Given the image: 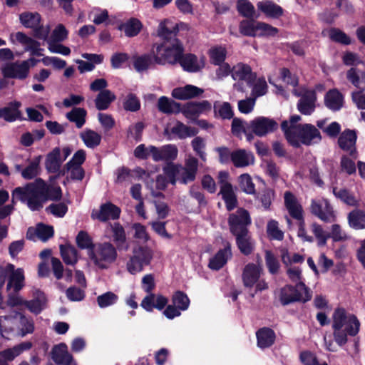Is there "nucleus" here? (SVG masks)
Listing matches in <instances>:
<instances>
[{
    "instance_id": "nucleus-1",
    "label": "nucleus",
    "mask_w": 365,
    "mask_h": 365,
    "mask_svg": "<svg viewBox=\"0 0 365 365\" xmlns=\"http://www.w3.org/2000/svg\"><path fill=\"white\" fill-rule=\"evenodd\" d=\"M61 197V189L58 186L47 185L38 178L34 182L23 187H17L12 192V202L18 200L27 205L33 211L43 207V204L48 200H58Z\"/></svg>"
},
{
    "instance_id": "nucleus-2",
    "label": "nucleus",
    "mask_w": 365,
    "mask_h": 365,
    "mask_svg": "<svg viewBox=\"0 0 365 365\" xmlns=\"http://www.w3.org/2000/svg\"><path fill=\"white\" fill-rule=\"evenodd\" d=\"M331 327L334 339L339 346L344 345L348 341V336H356L360 328L357 317L344 308H337L332 314Z\"/></svg>"
},
{
    "instance_id": "nucleus-3",
    "label": "nucleus",
    "mask_w": 365,
    "mask_h": 365,
    "mask_svg": "<svg viewBox=\"0 0 365 365\" xmlns=\"http://www.w3.org/2000/svg\"><path fill=\"white\" fill-rule=\"evenodd\" d=\"M251 223L249 213L244 209H239L229 217L231 232L236 236L238 248L245 255H250L254 244L247 234V226Z\"/></svg>"
},
{
    "instance_id": "nucleus-4",
    "label": "nucleus",
    "mask_w": 365,
    "mask_h": 365,
    "mask_svg": "<svg viewBox=\"0 0 365 365\" xmlns=\"http://www.w3.org/2000/svg\"><path fill=\"white\" fill-rule=\"evenodd\" d=\"M198 170V160L188 155L184 165L179 163H168L163 167V171L169 178L170 183L175 185L177 181L187 184L195 180Z\"/></svg>"
},
{
    "instance_id": "nucleus-5",
    "label": "nucleus",
    "mask_w": 365,
    "mask_h": 365,
    "mask_svg": "<svg viewBox=\"0 0 365 365\" xmlns=\"http://www.w3.org/2000/svg\"><path fill=\"white\" fill-rule=\"evenodd\" d=\"M91 263L98 269H108L117 259L116 248L108 242L95 245L88 252Z\"/></svg>"
},
{
    "instance_id": "nucleus-6",
    "label": "nucleus",
    "mask_w": 365,
    "mask_h": 365,
    "mask_svg": "<svg viewBox=\"0 0 365 365\" xmlns=\"http://www.w3.org/2000/svg\"><path fill=\"white\" fill-rule=\"evenodd\" d=\"M183 51V47L178 39L164 41L157 46L154 52L155 61L158 64H175L179 62Z\"/></svg>"
},
{
    "instance_id": "nucleus-7",
    "label": "nucleus",
    "mask_w": 365,
    "mask_h": 365,
    "mask_svg": "<svg viewBox=\"0 0 365 365\" xmlns=\"http://www.w3.org/2000/svg\"><path fill=\"white\" fill-rule=\"evenodd\" d=\"M153 257V250L147 246L133 248L132 256L126 264L127 270L132 274L140 272L145 266L150 264Z\"/></svg>"
},
{
    "instance_id": "nucleus-8",
    "label": "nucleus",
    "mask_w": 365,
    "mask_h": 365,
    "mask_svg": "<svg viewBox=\"0 0 365 365\" xmlns=\"http://www.w3.org/2000/svg\"><path fill=\"white\" fill-rule=\"evenodd\" d=\"M312 298L311 290L303 282L296 284V287L287 285L280 290L279 299L284 304H288L294 302H306Z\"/></svg>"
},
{
    "instance_id": "nucleus-9",
    "label": "nucleus",
    "mask_w": 365,
    "mask_h": 365,
    "mask_svg": "<svg viewBox=\"0 0 365 365\" xmlns=\"http://www.w3.org/2000/svg\"><path fill=\"white\" fill-rule=\"evenodd\" d=\"M262 274V268L259 264L253 263L247 264L242 272V282L245 287H255L256 292L268 289V284L260 277Z\"/></svg>"
},
{
    "instance_id": "nucleus-10",
    "label": "nucleus",
    "mask_w": 365,
    "mask_h": 365,
    "mask_svg": "<svg viewBox=\"0 0 365 365\" xmlns=\"http://www.w3.org/2000/svg\"><path fill=\"white\" fill-rule=\"evenodd\" d=\"M310 210L313 215L324 222L331 223L336 220L335 211L325 198L312 200Z\"/></svg>"
},
{
    "instance_id": "nucleus-11",
    "label": "nucleus",
    "mask_w": 365,
    "mask_h": 365,
    "mask_svg": "<svg viewBox=\"0 0 365 365\" xmlns=\"http://www.w3.org/2000/svg\"><path fill=\"white\" fill-rule=\"evenodd\" d=\"M229 173L227 171L218 173L217 179L220 187V194L222 195L228 210H233L237 205V198L232 185L229 181Z\"/></svg>"
},
{
    "instance_id": "nucleus-12",
    "label": "nucleus",
    "mask_w": 365,
    "mask_h": 365,
    "mask_svg": "<svg viewBox=\"0 0 365 365\" xmlns=\"http://www.w3.org/2000/svg\"><path fill=\"white\" fill-rule=\"evenodd\" d=\"M151 158L154 162H165L173 163L178 155V149L174 144H167L160 147L152 146L150 148Z\"/></svg>"
},
{
    "instance_id": "nucleus-13",
    "label": "nucleus",
    "mask_w": 365,
    "mask_h": 365,
    "mask_svg": "<svg viewBox=\"0 0 365 365\" xmlns=\"http://www.w3.org/2000/svg\"><path fill=\"white\" fill-rule=\"evenodd\" d=\"M86 160V152L83 150H78L66 165V170L68 175L73 180H82L85 172L81 165Z\"/></svg>"
},
{
    "instance_id": "nucleus-14",
    "label": "nucleus",
    "mask_w": 365,
    "mask_h": 365,
    "mask_svg": "<svg viewBox=\"0 0 365 365\" xmlns=\"http://www.w3.org/2000/svg\"><path fill=\"white\" fill-rule=\"evenodd\" d=\"M9 39L14 44H21L24 47V50L30 52L31 55L42 56L40 43L26 34L21 31L12 33L10 34Z\"/></svg>"
},
{
    "instance_id": "nucleus-15",
    "label": "nucleus",
    "mask_w": 365,
    "mask_h": 365,
    "mask_svg": "<svg viewBox=\"0 0 365 365\" xmlns=\"http://www.w3.org/2000/svg\"><path fill=\"white\" fill-rule=\"evenodd\" d=\"M292 130L297 131L299 143L309 145L319 143L322 139L319 130L311 124H304L302 127L292 126Z\"/></svg>"
},
{
    "instance_id": "nucleus-16",
    "label": "nucleus",
    "mask_w": 365,
    "mask_h": 365,
    "mask_svg": "<svg viewBox=\"0 0 365 365\" xmlns=\"http://www.w3.org/2000/svg\"><path fill=\"white\" fill-rule=\"evenodd\" d=\"M278 124L273 119L266 117H257L250 121V128L258 136H264L277 128Z\"/></svg>"
},
{
    "instance_id": "nucleus-17",
    "label": "nucleus",
    "mask_w": 365,
    "mask_h": 365,
    "mask_svg": "<svg viewBox=\"0 0 365 365\" xmlns=\"http://www.w3.org/2000/svg\"><path fill=\"white\" fill-rule=\"evenodd\" d=\"M212 105L208 101L187 103L180 112L188 119L195 120L200 114L210 111Z\"/></svg>"
},
{
    "instance_id": "nucleus-18",
    "label": "nucleus",
    "mask_w": 365,
    "mask_h": 365,
    "mask_svg": "<svg viewBox=\"0 0 365 365\" xmlns=\"http://www.w3.org/2000/svg\"><path fill=\"white\" fill-rule=\"evenodd\" d=\"M2 73L6 78L25 79L28 77L29 71L26 62L9 63L2 68Z\"/></svg>"
},
{
    "instance_id": "nucleus-19",
    "label": "nucleus",
    "mask_w": 365,
    "mask_h": 365,
    "mask_svg": "<svg viewBox=\"0 0 365 365\" xmlns=\"http://www.w3.org/2000/svg\"><path fill=\"white\" fill-rule=\"evenodd\" d=\"M106 233H111V237L119 250H128L129 245L126 242V235L124 228L118 222L109 223L106 230Z\"/></svg>"
},
{
    "instance_id": "nucleus-20",
    "label": "nucleus",
    "mask_w": 365,
    "mask_h": 365,
    "mask_svg": "<svg viewBox=\"0 0 365 365\" xmlns=\"http://www.w3.org/2000/svg\"><path fill=\"white\" fill-rule=\"evenodd\" d=\"M120 210L119 207L110 202H108L102 205L99 210H93L91 217L93 219L105 222L108 220L118 219L120 216Z\"/></svg>"
},
{
    "instance_id": "nucleus-21",
    "label": "nucleus",
    "mask_w": 365,
    "mask_h": 365,
    "mask_svg": "<svg viewBox=\"0 0 365 365\" xmlns=\"http://www.w3.org/2000/svg\"><path fill=\"white\" fill-rule=\"evenodd\" d=\"M179 63L185 71L197 72L205 67V58L203 56L197 57L194 54L188 53L182 55Z\"/></svg>"
},
{
    "instance_id": "nucleus-22",
    "label": "nucleus",
    "mask_w": 365,
    "mask_h": 365,
    "mask_svg": "<svg viewBox=\"0 0 365 365\" xmlns=\"http://www.w3.org/2000/svg\"><path fill=\"white\" fill-rule=\"evenodd\" d=\"M356 134L354 130H346L341 133L338 139L339 147L349 154L355 159L356 158Z\"/></svg>"
},
{
    "instance_id": "nucleus-23",
    "label": "nucleus",
    "mask_w": 365,
    "mask_h": 365,
    "mask_svg": "<svg viewBox=\"0 0 365 365\" xmlns=\"http://www.w3.org/2000/svg\"><path fill=\"white\" fill-rule=\"evenodd\" d=\"M168 302V299L162 294H149L145 296L140 306L147 312H153L154 309H163Z\"/></svg>"
},
{
    "instance_id": "nucleus-24",
    "label": "nucleus",
    "mask_w": 365,
    "mask_h": 365,
    "mask_svg": "<svg viewBox=\"0 0 365 365\" xmlns=\"http://www.w3.org/2000/svg\"><path fill=\"white\" fill-rule=\"evenodd\" d=\"M232 257L231 246L229 242L224 244V248L220 250L209 262V267L211 269L218 270L221 269Z\"/></svg>"
},
{
    "instance_id": "nucleus-25",
    "label": "nucleus",
    "mask_w": 365,
    "mask_h": 365,
    "mask_svg": "<svg viewBox=\"0 0 365 365\" xmlns=\"http://www.w3.org/2000/svg\"><path fill=\"white\" fill-rule=\"evenodd\" d=\"M231 161L237 168H245L254 164L255 157L252 152L245 149H237L232 152Z\"/></svg>"
},
{
    "instance_id": "nucleus-26",
    "label": "nucleus",
    "mask_w": 365,
    "mask_h": 365,
    "mask_svg": "<svg viewBox=\"0 0 365 365\" xmlns=\"http://www.w3.org/2000/svg\"><path fill=\"white\" fill-rule=\"evenodd\" d=\"M53 235V229L51 226L38 224L36 227H29L26 237L31 240L38 239L46 242Z\"/></svg>"
},
{
    "instance_id": "nucleus-27",
    "label": "nucleus",
    "mask_w": 365,
    "mask_h": 365,
    "mask_svg": "<svg viewBox=\"0 0 365 365\" xmlns=\"http://www.w3.org/2000/svg\"><path fill=\"white\" fill-rule=\"evenodd\" d=\"M301 120L299 115H293L290 118V121H284L282 123V129L284 133L285 137L288 142L293 146H299V136L297 135V131L292 130V126L302 127V125H297V123Z\"/></svg>"
},
{
    "instance_id": "nucleus-28",
    "label": "nucleus",
    "mask_w": 365,
    "mask_h": 365,
    "mask_svg": "<svg viewBox=\"0 0 365 365\" xmlns=\"http://www.w3.org/2000/svg\"><path fill=\"white\" fill-rule=\"evenodd\" d=\"M284 204L289 215L297 220H302L303 217V209L297 201L296 197L290 192L284 193Z\"/></svg>"
},
{
    "instance_id": "nucleus-29",
    "label": "nucleus",
    "mask_w": 365,
    "mask_h": 365,
    "mask_svg": "<svg viewBox=\"0 0 365 365\" xmlns=\"http://www.w3.org/2000/svg\"><path fill=\"white\" fill-rule=\"evenodd\" d=\"M317 97L314 91H306L297 103L299 111L304 115H310L315 109Z\"/></svg>"
},
{
    "instance_id": "nucleus-30",
    "label": "nucleus",
    "mask_w": 365,
    "mask_h": 365,
    "mask_svg": "<svg viewBox=\"0 0 365 365\" xmlns=\"http://www.w3.org/2000/svg\"><path fill=\"white\" fill-rule=\"evenodd\" d=\"M178 31V24L170 19H165L160 22L157 33L158 36L164 41H171L176 38Z\"/></svg>"
},
{
    "instance_id": "nucleus-31",
    "label": "nucleus",
    "mask_w": 365,
    "mask_h": 365,
    "mask_svg": "<svg viewBox=\"0 0 365 365\" xmlns=\"http://www.w3.org/2000/svg\"><path fill=\"white\" fill-rule=\"evenodd\" d=\"M203 89L192 85L175 88L172 91V96L179 100H187L200 96Z\"/></svg>"
},
{
    "instance_id": "nucleus-32",
    "label": "nucleus",
    "mask_w": 365,
    "mask_h": 365,
    "mask_svg": "<svg viewBox=\"0 0 365 365\" xmlns=\"http://www.w3.org/2000/svg\"><path fill=\"white\" fill-rule=\"evenodd\" d=\"M232 77L235 81H245L247 84H250L255 76L249 66L240 63L232 68Z\"/></svg>"
},
{
    "instance_id": "nucleus-33",
    "label": "nucleus",
    "mask_w": 365,
    "mask_h": 365,
    "mask_svg": "<svg viewBox=\"0 0 365 365\" xmlns=\"http://www.w3.org/2000/svg\"><path fill=\"white\" fill-rule=\"evenodd\" d=\"M21 103L19 101L11 102L7 106L0 108V118L6 121L13 122L21 119V113L19 110Z\"/></svg>"
},
{
    "instance_id": "nucleus-34",
    "label": "nucleus",
    "mask_w": 365,
    "mask_h": 365,
    "mask_svg": "<svg viewBox=\"0 0 365 365\" xmlns=\"http://www.w3.org/2000/svg\"><path fill=\"white\" fill-rule=\"evenodd\" d=\"M32 344L29 341H24L11 348L6 349L0 351V357L5 361H13L24 351L31 348Z\"/></svg>"
},
{
    "instance_id": "nucleus-35",
    "label": "nucleus",
    "mask_w": 365,
    "mask_h": 365,
    "mask_svg": "<svg viewBox=\"0 0 365 365\" xmlns=\"http://www.w3.org/2000/svg\"><path fill=\"white\" fill-rule=\"evenodd\" d=\"M15 321L18 322L17 324H15V327L19 329L15 333V336H24L34 331V322L21 314H15Z\"/></svg>"
},
{
    "instance_id": "nucleus-36",
    "label": "nucleus",
    "mask_w": 365,
    "mask_h": 365,
    "mask_svg": "<svg viewBox=\"0 0 365 365\" xmlns=\"http://www.w3.org/2000/svg\"><path fill=\"white\" fill-rule=\"evenodd\" d=\"M257 6L265 16L278 19L283 15L282 8L269 0H265L257 3Z\"/></svg>"
},
{
    "instance_id": "nucleus-37",
    "label": "nucleus",
    "mask_w": 365,
    "mask_h": 365,
    "mask_svg": "<svg viewBox=\"0 0 365 365\" xmlns=\"http://www.w3.org/2000/svg\"><path fill=\"white\" fill-rule=\"evenodd\" d=\"M17 322L15 321V316L0 317V334L2 337L9 339L15 336V333L19 330L15 327Z\"/></svg>"
},
{
    "instance_id": "nucleus-38",
    "label": "nucleus",
    "mask_w": 365,
    "mask_h": 365,
    "mask_svg": "<svg viewBox=\"0 0 365 365\" xmlns=\"http://www.w3.org/2000/svg\"><path fill=\"white\" fill-rule=\"evenodd\" d=\"M168 182H170L169 178L163 173V175H158L156 177L155 181L153 180H147L146 185L150 190L153 196L163 197L160 191L164 190L167 187Z\"/></svg>"
},
{
    "instance_id": "nucleus-39",
    "label": "nucleus",
    "mask_w": 365,
    "mask_h": 365,
    "mask_svg": "<svg viewBox=\"0 0 365 365\" xmlns=\"http://www.w3.org/2000/svg\"><path fill=\"white\" fill-rule=\"evenodd\" d=\"M62 163L61 149L55 148L46 156V168L49 173H56L59 170Z\"/></svg>"
},
{
    "instance_id": "nucleus-40",
    "label": "nucleus",
    "mask_w": 365,
    "mask_h": 365,
    "mask_svg": "<svg viewBox=\"0 0 365 365\" xmlns=\"http://www.w3.org/2000/svg\"><path fill=\"white\" fill-rule=\"evenodd\" d=\"M24 286V273L21 268L16 269H14V271L11 272L9 282L6 286V289L9 291L13 289L14 292H19Z\"/></svg>"
},
{
    "instance_id": "nucleus-41",
    "label": "nucleus",
    "mask_w": 365,
    "mask_h": 365,
    "mask_svg": "<svg viewBox=\"0 0 365 365\" xmlns=\"http://www.w3.org/2000/svg\"><path fill=\"white\" fill-rule=\"evenodd\" d=\"M256 335L257 339V346L262 349L272 346L276 338L274 331L267 327H264L258 330Z\"/></svg>"
},
{
    "instance_id": "nucleus-42",
    "label": "nucleus",
    "mask_w": 365,
    "mask_h": 365,
    "mask_svg": "<svg viewBox=\"0 0 365 365\" xmlns=\"http://www.w3.org/2000/svg\"><path fill=\"white\" fill-rule=\"evenodd\" d=\"M197 128L187 126L184 123L177 121L171 128L170 133L180 139L195 136L197 133Z\"/></svg>"
},
{
    "instance_id": "nucleus-43",
    "label": "nucleus",
    "mask_w": 365,
    "mask_h": 365,
    "mask_svg": "<svg viewBox=\"0 0 365 365\" xmlns=\"http://www.w3.org/2000/svg\"><path fill=\"white\" fill-rule=\"evenodd\" d=\"M46 305V298L43 293L36 291L35 293V299L30 301H25V306L28 309L36 314H39L45 309Z\"/></svg>"
},
{
    "instance_id": "nucleus-44",
    "label": "nucleus",
    "mask_w": 365,
    "mask_h": 365,
    "mask_svg": "<svg viewBox=\"0 0 365 365\" xmlns=\"http://www.w3.org/2000/svg\"><path fill=\"white\" fill-rule=\"evenodd\" d=\"M41 156L38 155L31 160L28 165L21 170V177L25 180H31L40 173Z\"/></svg>"
},
{
    "instance_id": "nucleus-45",
    "label": "nucleus",
    "mask_w": 365,
    "mask_h": 365,
    "mask_svg": "<svg viewBox=\"0 0 365 365\" xmlns=\"http://www.w3.org/2000/svg\"><path fill=\"white\" fill-rule=\"evenodd\" d=\"M158 110L165 114L178 113L180 112V104L165 96H161L158 101Z\"/></svg>"
},
{
    "instance_id": "nucleus-46",
    "label": "nucleus",
    "mask_w": 365,
    "mask_h": 365,
    "mask_svg": "<svg viewBox=\"0 0 365 365\" xmlns=\"http://www.w3.org/2000/svg\"><path fill=\"white\" fill-rule=\"evenodd\" d=\"M21 24L26 28L36 29L41 21V16L37 12H23L19 15Z\"/></svg>"
},
{
    "instance_id": "nucleus-47",
    "label": "nucleus",
    "mask_w": 365,
    "mask_h": 365,
    "mask_svg": "<svg viewBox=\"0 0 365 365\" xmlns=\"http://www.w3.org/2000/svg\"><path fill=\"white\" fill-rule=\"evenodd\" d=\"M115 99V96L113 92L104 89L98 94L95 100L96 108L99 110H106Z\"/></svg>"
},
{
    "instance_id": "nucleus-48",
    "label": "nucleus",
    "mask_w": 365,
    "mask_h": 365,
    "mask_svg": "<svg viewBox=\"0 0 365 365\" xmlns=\"http://www.w3.org/2000/svg\"><path fill=\"white\" fill-rule=\"evenodd\" d=\"M325 105L333 110H339L343 105V96L336 89L329 91L325 96Z\"/></svg>"
},
{
    "instance_id": "nucleus-49",
    "label": "nucleus",
    "mask_w": 365,
    "mask_h": 365,
    "mask_svg": "<svg viewBox=\"0 0 365 365\" xmlns=\"http://www.w3.org/2000/svg\"><path fill=\"white\" fill-rule=\"evenodd\" d=\"M348 222L354 229H365V212L358 209L350 212L348 215Z\"/></svg>"
},
{
    "instance_id": "nucleus-50",
    "label": "nucleus",
    "mask_w": 365,
    "mask_h": 365,
    "mask_svg": "<svg viewBox=\"0 0 365 365\" xmlns=\"http://www.w3.org/2000/svg\"><path fill=\"white\" fill-rule=\"evenodd\" d=\"M80 137L84 144L89 148H94L97 147L101 140V135L91 129H86L81 132Z\"/></svg>"
},
{
    "instance_id": "nucleus-51",
    "label": "nucleus",
    "mask_w": 365,
    "mask_h": 365,
    "mask_svg": "<svg viewBox=\"0 0 365 365\" xmlns=\"http://www.w3.org/2000/svg\"><path fill=\"white\" fill-rule=\"evenodd\" d=\"M142 29L141 22L137 19H130L121 25L120 29L123 30L125 36L133 37L136 36Z\"/></svg>"
},
{
    "instance_id": "nucleus-52",
    "label": "nucleus",
    "mask_w": 365,
    "mask_h": 365,
    "mask_svg": "<svg viewBox=\"0 0 365 365\" xmlns=\"http://www.w3.org/2000/svg\"><path fill=\"white\" fill-rule=\"evenodd\" d=\"M86 111L81 108H75L66 114L67 118L76 123L78 128H81L86 123Z\"/></svg>"
},
{
    "instance_id": "nucleus-53",
    "label": "nucleus",
    "mask_w": 365,
    "mask_h": 365,
    "mask_svg": "<svg viewBox=\"0 0 365 365\" xmlns=\"http://www.w3.org/2000/svg\"><path fill=\"white\" fill-rule=\"evenodd\" d=\"M208 54L212 64L220 65L225 60L227 50L222 46H214L209 50Z\"/></svg>"
},
{
    "instance_id": "nucleus-54",
    "label": "nucleus",
    "mask_w": 365,
    "mask_h": 365,
    "mask_svg": "<svg viewBox=\"0 0 365 365\" xmlns=\"http://www.w3.org/2000/svg\"><path fill=\"white\" fill-rule=\"evenodd\" d=\"M134 68L138 72L148 69L153 63V58L149 55L136 56L133 58Z\"/></svg>"
},
{
    "instance_id": "nucleus-55",
    "label": "nucleus",
    "mask_w": 365,
    "mask_h": 365,
    "mask_svg": "<svg viewBox=\"0 0 365 365\" xmlns=\"http://www.w3.org/2000/svg\"><path fill=\"white\" fill-rule=\"evenodd\" d=\"M214 110L216 115L223 119H230L234 115L232 108L227 102H215L214 103Z\"/></svg>"
},
{
    "instance_id": "nucleus-56",
    "label": "nucleus",
    "mask_w": 365,
    "mask_h": 365,
    "mask_svg": "<svg viewBox=\"0 0 365 365\" xmlns=\"http://www.w3.org/2000/svg\"><path fill=\"white\" fill-rule=\"evenodd\" d=\"M61 257L65 263L74 264L77 262V251L71 245L60 246Z\"/></svg>"
},
{
    "instance_id": "nucleus-57",
    "label": "nucleus",
    "mask_w": 365,
    "mask_h": 365,
    "mask_svg": "<svg viewBox=\"0 0 365 365\" xmlns=\"http://www.w3.org/2000/svg\"><path fill=\"white\" fill-rule=\"evenodd\" d=\"M68 31L64 25L59 24L52 31L48 42H63L68 38Z\"/></svg>"
},
{
    "instance_id": "nucleus-58",
    "label": "nucleus",
    "mask_w": 365,
    "mask_h": 365,
    "mask_svg": "<svg viewBox=\"0 0 365 365\" xmlns=\"http://www.w3.org/2000/svg\"><path fill=\"white\" fill-rule=\"evenodd\" d=\"M311 230L317 240L318 245L324 246L327 244V240L330 238L329 233L326 232L323 227L317 223H313L311 225Z\"/></svg>"
},
{
    "instance_id": "nucleus-59",
    "label": "nucleus",
    "mask_w": 365,
    "mask_h": 365,
    "mask_svg": "<svg viewBox=\"0 0 365 365\" xmlns=\"http://www.w3.org/2000/svg\"><path fill=\"white\" fill-rule=\"evenodd\" d=\"M256 36H274L278 33V29L264 22H257L255 28Z\"/></svg>"
},
{
    "instance_id": "nucleus-60",
    "label": "nucleus",
    "mask_w": 365,
    "mask_h": 365,
    "mask_svg": "<svg viewBox=\"0 0 365 365\" xmlns=\"http://www.w3.org/2000/svg\"><path fill=\"white\" fill-rule=\"evenodd\" d=\"M267 233L272 240H282L284 238V232L280 230L278 222L274 220H271L267 222Z\"/></svg>"
},
{
    "instance_id": "nucleus-61",
    "label": "nucleus",
    "mask_w": 365,
    "mask_h": 365,
    "mask_svg": "<svg viewBox=\"0 0 365 365\" xmlns=\"http://www.w3.org/2000/svg\"><path fill=\"white\" fill-rule=\"evenodd\" d=\"M173 304L181 311H185L190 305V299L187 296L180 291L174 293L172 297Z\"/></svg>"
},
{
    "instance_id": "nucleus-62",
    "label": "nucleus",
    "mask_w": 365,
    "mask_h": 365,
    "mask_svg": "<svg viewBox=\"0 0 365 365\" xmlns=\"http://www.w3.org/2000/svg\"><path fill=\"white\" fill-rule=\"evenodd\" d=\"M237 11L245 17L253 18L255 16L254 6L247 0H239L237 4Z\"/></svg>"
},
{
    "instance_id": "nucleus-63",
    "label": "nucleus",
    "mask_w": 365,
    "mask_h": 365,
    "mask_svg": "<svg viewBox=\"0 0 365 365\" xmlns=\"http://www.w3.org/2000/svg\"><path fill=\"white\" fill-rule=\"evenodd\" d=\"M239 185L241 190L247 194H254L255 192V184L249 174H242L239 177Z\"/></svg>"
},
{
    "instance_id": "nucleus-64",
    "label": "nucleus",
    "mask_w": 365,
    "mask_h": 365,
    "mask_svg": "<svg viewBox=\"0 0 365 365\" xmlns=\"http://www.w3.org/2000/svg\"><path fill=\"white\" fill-rule=\"evenodd\" d=\"M118 297L112 292H106L97 297V303L101 308H106L115 304Z\"/></svg>"
}]
</instances>
